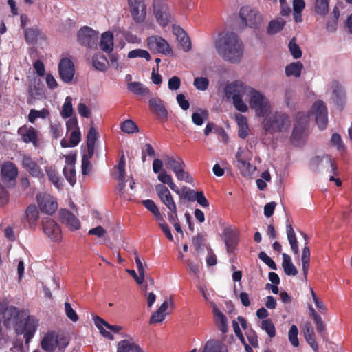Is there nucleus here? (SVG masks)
Instances as JSON below:
<instances>
[{"mask_svg":"<svg viewBox=\"0 0 352 352\" xmlns=\"http://www.w3.org/2000/svg\"><path fill=\"white\" fill-rule=\"evenodd\" d=\"M58 73L61 80L65 83H70L75 74L74 63L69 58H62L58 64Z\"/></svg>","mask_w":352,"mask_h":352,"instance_id":"12","label":"nucleus"},{"mask_svg":"<svg viewBox=\"0 0 352 352\" xmlns=\"http://www.w3.org/2000/svg\"><path fill=\"white\" fill-rule=\"evenodd\" d=\"M81 140V134L79 130L73 131L71 133L69 142L70 146H76Z\"/></svg>","mask_w":352,"mask_h":352,"instance_id":"59","label":"nucleus"},{"mask_svg":"<svg viewBox=\"0 0 352 352\" xmlns=\"http://www.w3.org/2000/svg\"><path fill=\"white\" fill-rule=\"evenodd\" d=\"M42 226L44 233L54 242H59L62 239V232L59 225L52 218L47 217L43 218Z\"/></svg>","mask_w":352,"mask_h":352,"instance_id":"10","label":"nucleus"},{"mask_svg":"<svg viewBox=\"0 0 352 352\" xmlns=\"http://www.w3.org/2000/svg\"><path fill=\"white\" fill-rule=\"evenodd\" d=\"M10 200L9 193L6 188L0 184V206H3L8 204Z\"/></svg>","mask_w":352,"mask_h":352,"instance_id":"58","label":"nucleus"},{"mask_svg":"<svg viewBox=\"0 0 352 352\" xmlns=\"http://www.w3.org/2000/svg\"><path fill=\"white\" fill-rule=\"evenodd\" d=\"M245 335L248 339V341L252 346L256 348L258 346V341L256 332L250 329L245 332Z\"/></svg>","mask_w":352,"mask_h":352,"instance_id":"57","label":"nucleus"},{"mask_svg":"<svg viewBox=\"0 0 352 352\" xmlns=\"http://www.w3.org/2000/svg\"><path fill=\"white\" fill-rule=\"evenodd\" d=\"M251 109L258 117H264L271 109L269 100L260 91L250 87L248 93Z\"/></svg>","mask_w":352,"mask_h":352,"instance_id":"5","label":"nucleus"},{"mask_svg":"<svg viewBox=\"0 0 352 352\" xmlns=\"http://www.w3.org/2000/svg\"><path fill=\"white\" fill-rule=\"evenodd\" d=\"M127 56L129 58H134L138 57L144 58L148 61L151 59V56L148 52L143 49L133 50L128 53Z\"/></svg>","mask_w":352,"mask_h":352,"instance_id":"43","label":"nucleus"},{"mask_svg":"<svg viewBox=\"0 0 352 352\" xmlns=\"http://www.w3.org/2000/svg\"><path fill=\"white\" fill-rule=\"evenodd\" d=\"M213 312L215 317V324L218 329L223 334H226L228 331L227 317L217 307H214Z\"/></svg>","mask_w":352,"mask_h":352,"instance_id":"26","label":"nucleus"},{"mask_svg":"<svg viewBox=\"0 0 352 352\" xmlns=\"http://www.w3.org/2000/svg\"><path fill=\"white\" fill-rule=\"evenodd\" d=\"M203 352H228V349L223 342L211 339L205 344Z\"/></svg>","mask_w":352,"mask_h":352,"instance_id":"27","label":"nucleus"},{"mask_svg":"<svg viewBox=\"0 0 352 352\" xmlns=\"http://www.w3.org/2000/svg\"><path fill=\"white\" fill-rule=\"evenodd\" d=\"M330 0H316L315 12L320 15L324 16L329 12V3Z\"/></svg>","mask_w":352,"mask_h":352,"instance_id":"39","label":"nucleus"},{"mask_svg":"<svg viewBox=\"0 0 352 352\" xmlns=\"http://www.w3.org/2000/svg\"><path fill=\"white\" fill-rule=\"evenodd\" d=\"M100 48L107 53H111L113 49V35L111 32H105L101 36Z\"/></svg>","mask_w":352,"mask_h":352,"instance_id":"29","label":"nucleus"},{"mask_svg":"<svg viewBox=\"0 0 352 352\" xmlns=\"http://www.w3.org/2000/svg\"><path fill=\"white\" fill-rule=\"evenodd\" d=\"M174 33L184 51L188 52L191 49V42L186 32L182 28H177L174 30Z\"/></svg>","mask_w":352,"mask_h":352,"instance_id":"28","label":"nucleus"},{"mask_svg":"<svg viewBox=\"0 0 352 352\" xmlns=\"http://www.w3.org/2000/svg\"><path fill=\"white\" fill-rule=\"evenodd\" d=\"M45 171L49 180L51 181L55 186L59 187L61 185V181L55 168L52 166H47Z\"/></svg>","mask_w":352,"mask_h":352,"instance_id":"41","label":"nucleus"},{"mask_svg":"<svg viewBox=\"0 0 352 352\" xmlns=\"http://www.w3.org/2000/svg\"><path fill=\"white\" fill-rule=\"evenodd\" d=\"M264 118L263 128L266 133H280L287 130L291 126L289 117L283 112L270 111Z\"/></svg>","mask_w":352,"mask_h":352,"instance_id":"3","label":"nucleus"},{"mask_svg":"<svg viewBox=\"0 0 352 352\" xmlns=\"http://www.w3.org/2000/svg\"><path fill=\"white\" fill-rule=\"evenodd\" d=\"M98 40V32L92 28L85 26L79 30L78 33V41L84 46L89 48H94L97 45Z\"/></svg>","mask_w":352,"mask_h":352,"instance_id":"11","label":"nucleus"},{"mask_svg":"<svg viewBox=\"0 0 352 352\" xmlns=\"http://www.w3.org/2000/svg\"><path fill=\"white\" fill-rule=\"evenodd\" d=\"M258 256L270 269L274 270H276L277 269L276 263L273 261L272 258H271L270 256H268L265 252H263V251L260 252Z\"/></svg>","mask_w":352,"mask_h":352,"instance_id":"52","label":"nucleus"},{"mask_svg":"<svg viewBox=\"0 0 352 352\" xmlns=\"http://www.w3.org/2000/svg\"><path fill=\"white\" fill-rule=\"evenodd\" d=\"M142 205L148 210L153 214L159 210L155 203L151 199H146L142 201Z\"/></svg>","mask_w":352,"mask_h":352,"instance_id":"62","label":"nucleus"},{"mask_svg":"<svg viewBox=\"0 0 352 352\" xmlns=\"http://www.w3.org/2000/svg\"><path fill=\"white\" fill-rule=\"evenodd\" d=\"M50 114L48 110L43 109L41 111L31 109L28 115V120L34 123L38 118H45Z\"/></svg>","mask_w":352,"mask_h":352,"instance_id":"46","label":"nucleus"},{"mask_svg":"<svg viewBox=\"0 0 352 352\" xmlns=\"http://www.w3.org/2000/svg\"><path fill=\"white\" fill-rule=\"evenodd\" d=\"M18 169L12 162H6L1 167V177L5 183L13 182L15 184Z\"/></svg>","mask_w":352,"mask_h":352,"instance_id":"22","label":"nucleus"},{"mask_svg":"<svg viewBox=\"0 0 352 352\" xmlns=\"http://www.w3.org/2000/svg\"><path fill=\"white\" fill-rule=\"evenodd\" d=\"M239 16L245 26L257 28L262 22L261 14L249 6L242 7L240 10Z\"/></svg>","mask_w":352,"mask_h":352,"instance_id":"9","label":"nucleus"},{"mask_svg":"<svg viewBox=\"0 0 352 352\" xmlns=\"http://www.w3.org/2000/svg\"><path fill=\"white\" fill-rule=\"evenodd\" d=\"M153 10L158 23L165 27L170 20V13L166 3L160 1H154Z\"/></svg>","mask_w":352,"mask_h":352,"instance_id":"15","label":"nucleus"},{"mask_svg":"<svg viewBox=\"0 0 352 352\" xmlns=\"http://www.w3.org/2000/svg\"><path fill=\"white\" fill-rule=\"evenodd\" d=\"M5 317L8 320H14V327L17 334H23L25 344H28L38 326V320L34 316L28 314L26 310H19L16 307L11 306L5 311Z\"/></svg>","mask_w":352,"mask_h":352,"instance_id":"1","label":"nucleus"},{"mask_svg":"<svg viewBox=\"0 0 352 352\" xmlns=\"http://www.w3.org/2000/svg\"><path fill=\"white\" fill-rule=\"evenodd\" d=\"M333 98L336 104L342 105V102L345 98V92L341 87L337 85V87L333 89Z\"/></svg>","mask_w":352,"mask_h":352,"instance_id":"48","label":"nucleus"},{"mask_svg":"<svg viewBox=\"0 0 352 352\" xmlns=\"http://www.w3.org/2000/svg\"><path fill=\"white\" fill-rule=\"evenodd\" d=\"M223 239L226 243L227 251L233 252L238 243V235L231 228H226L223 232Z\"/></svg>","mask_w":352,"mask_h":352,"instance_id":"23","label":"nucleus"},{"mask_svg":"<svg viewBox=\"0 0 352 352\" xmlns=\"http://www.w3.org/2000/svg\"><path fill=\"white\" fill-rule=\"evenodd\" d=\"M289 49L294 58L297 59L301 57L302 51L300 50V47L296 43L294 38L292 39L289 41Z\"/></svg>","mask_w":352,"mask_h":352,"instance_id":"51","label":"nucleus"},{"mask_svg":"<svg viewBox=\"0 0 352 352\" xmlns=\"http://www.w3.org/2000/svg\"><path fill=\"white\" fill-rule=\"evenodd\" d=\"M41 347L43 350L52 352L54 350V339L52 334L45 336L41 341Z\"/></svg>","mask_w":352,"mask_h":352,"instance_id":"44","label":"nucleus"},{"mask_svg":"<svg viewBox=\"0 0 352 352\" xmlns=\"http://www.w3.org/2000/svg\"><path fill=\"white\" fill-rule=\"evenodd\" d=\"M56 345L58 346V349L61 351H63L64 349L69 344V339L63 335H58L55 340Z\"/></svg>","mask_w":352,"mask_h":352,"instance_id":"56","label":"nucleus"},{"mask_svg":"<svg viewBox=\"0 0 352 352\" xmlns=\"http://www.w3.org/2000/svg\"><path fill=\"white\" fill-rule=\"evenodd\" d=\"M22 164L32 177L39 179L44 177V174L40 166L30 157L23 156Z\"/></svg>","mask_w":352,"mask_h":352,"instance_id":"24","label":"nucleus"},{"mask_svg":"<svg viewBox=\"0 0 352 352\" xmlns=\"http://www.w3.org/2000/svg\"><path fill=\"white\" fill-rule=\"evenodd\" d=\"M151 111L156 114L159 118L166 120L168 118V111L166 109L163 101L158 97L152 98L148 102Z\"/></svg>","mask_w":352,"mask_h":352,"instance_id":"21","label":"nucleus"},{"mask_svg":"<svg viewBox=\"0 0 352 352\" xmlns=\"http://www.w3.org/2000/svg\"><path fill=\"white\" fill-rule=\"evenodd\" d=\"M65 314L72 322H76L78 320V316L76 311L72 307L71 304L68 302H65Z\"/></svg>","mask_w":352,"mask_h":352,"instance_id":"54","label":"nucleus"},{"mask_svg":"<svg viewBox=\"0 0 352 352\" xmlns=\"http://www.w3.org/2000/svg\"><path fill=\"white\" fill-rule=\"evenodd\" d=\"M155 188L159 199L168 210L177 208L173 195L164 184H157Z\"/></svg>","mask_w":352,"mask_h":352,"instance_id":"18","label":"nucleus"},{"mask_svg":"<svg viewBox=\"0 0 352 352\" xmlns=\"http://www.w3.org/2000/svg\"><path fill=\"white\" fill-rule=\"evenodd\" d=\"M208 113L207 111H203L201 114L195 112L192 115V122L197 126H201L203 124L204 122V119L207 118Z\"/></svg>","mask_w":352,"mask_h":352,"instance_id":"55","label":"nucleus"},{"mask_svg":"<svg viewBox=\"0 0 352 352\" xmlns=\"http://www.w3.org/2000/svg\"><path fill=\"white\" fill-rule=\"evenodd\" d=\"M285 23V21L282 19L271 21L267 28V33L274 34L280 32L283 29Z\"/></svg>","mask_w":352,"mask_h":352,"instance_id":"38","label":"nucleus"},{"mask_svg":"<svg viewBox=\"0 0 352 352\" xmlns=\"http://www.w3.org/2000/svg\"><path fill=\"white\" fill-rule=\"evenodd\" d=\"M25 38L29 44L37 43L41 31L38 28H28L25 30Z\"/></svg>","mask_w":352,"mask_h":352,"instance_id":"36","label":"nucleus"},{"mask_svg":"<svg viewBox=\"0 0 352 352\" xmlns=\"http://www.w3.org/2000/svg\"><path fill=\"white\" fill-rule=\"evenodd\" d=\"M261 327L267 333L270 338H273L276 336V328L271 319L263 320Z\"/></svg>","mask_w":352,"mask_h":352,"instance_id":"40","label":"nucleus"},{"mask_svg":"<svg viewBox=\"0 0 352 352\" xmlns=\"http://www.w3.org/2000/svg\"><path fill=\"white\" fill-rule=\"evenodd\" d=\"M147 45L151 51H155L163 54H169L171 48L167 41L160 36H151L148 37Z\"/></svg>","mask_w":352,"mask_h":352,"instance_id":"16","label":"nucleus"},{"mask_svg":"<svg viewBox=\"0 0 352 352\" xmlns=\"http://www.w3.org/2000/svg\"><path fill=\"white\" fill-rule=\"evenodd\" d=\"M181 85L180 78L177 76H173L168 80V86L170 90H177Z\"/></svg>","mask_w":352,"mask_h":352,"instance_id":"61","label":"nucleus"},{"mask_svg":"<svg viewBox=\"0 0 352 352\" xmlns=\"http://www.w3.org/2000/svg\"><path fill=\"white\" fill-rule=\"evenodd\" d=\"M60 221L65 224L70 231H76L80 229V223L79 219L69 210L61 208L58 211Z\"/></svg>","mask_w":352,"mask_h":352,"instance_id":"17","label":"nucleus"},{"mask_svg":"<svg viewBox=\"0 0 352 352\" xmlns=\"http://www.w3.org/2000/svg\"><path fill=\"white\" fill-rule=\"evenodd\" d=\"M157 179L161 183L168 185L173 192L179 195V199H184L188 201H195L197 192L186 186L179 190L174 183L171 175H168L166 170H163L157 176Z\"/></svg>","mask_w":352,"mask_h":352,"instance_id":"7","label":"nucleus"},{"mask_svg":"<svg viewBox=\"0 0 352 352\" xmlns=\"http://www.w3.org/2000/svg\"><path fill=\"white\" fill-rule=\"evenodd\" d=\"M236 160L237 167L241 175L244 177H250L255 170V167L250 163L251 160L250 151L239 147L236 155Z\"/></svg>","mask_w":352,"mask_h":352,"instance_id":"8","label":"nucleus"},{"mask_svg":"<svg viewBox=\"0 0 352 352\" xmlns=\"http://www.w3.org/2000/svg\"><path fill=\"white\" fill-rule=\"evenodd\" d=\"M208 85L209 80L206 77H197L194 80V86L198 90L205 91L208 89Z\"/></svg>","mask_w":352,"mask_h":352,"instance_id":"50","label":"nucleus"},{"mask_svg":"<svg viewBox=\"0 0 352 352\" xmlns=\"http://www.w3.org/2000/svg\"><path fill=\"white\" fill-rule=\"evenodd\" d=\"M164 161L166 168L171 169L174 173L181 166H185L184 161L180 157H178L177 160H175L172 157L166 156Z\"/></svg>","mask_w":352,"mask_h":352,"instance_id":"37","label":"nucleus"},{"mask_svg":"<svg viewBox=\"0 0 352 352\" xmlns=\"http://www.w3.org/2000/svg\"><path fill=\"white\" fill-rule=\"evenodd\" d=\"M298 330L295 324H292L289 330L288 337L289 342L294 346H299V341L298 338Z\"/></svg>","mask_w":352,"mask_h":352,"instance_id":"49","label":"nucleus"},{"mask_svg":"<svg viewBox=\"0 0 352 352\" xmlns=\"http://www.w3.org/2000/svg\"><path fill=\"white\" fill-rule=\"evenodd\" d=\"M18 134L25 143H32L34 146H38V133L32 126L23 125L18 129Z\"/></svg>","mask_w":352,"mask_h":352,"instance_id":"20","label":"nucleus"},{"mask_svg":"<svg viewBox=\"0 0 352 352\" xmlns=\"http://www.w3.org/2000/svg\"><path fill=\"white\" fill-rule=\"evenodd\" d=\"M195 201H197V203L204 208H208L210 205L209 201L206 198L203 191L197 192Z\"/></svg>","mask_w":352,"mask_h":352,"instance_id":"60","label":"nucleus"},{"mask_svg":"<svg viewBox=\"0 0 352 352\" xmlns=\"http://www.w3.org/2000/svg\"><path fill=\"white\" fill-rule=\"evenodd\" d=\"M250 88L240 81L232 82L225 88L226 97L232 98L235 108L243 113L248 110V106L243 101V97L245 94L248 95Z\"/></svg>","mask_w":352,"mask_h":352,"instance_id":"4","label":"nucleus"},{"mask_svg":"<svg viewBox=\"0 0 352 352\" xmlns=\"http://www.w3.org/2000/svg\"><path fill=\"white\" fill-rule=\"evenodd\" d=\"M304 336L309 345L315 351H318V344L316 340L314 329L309 322H306L303 327Z\"/></svg>","mask_w":352,"mask_h":352,"instance_id":"25","label":"nucleus"},{"mask_svg":"<svg viewBox=\"0 0 352 352\" xmlns=\"http://www.w3.org/2000/svg\"><path fill=\"white\" fill-rule=\"evenodd\" d=\"M130 12L133 19L137 23L144 21L146 16V8L143 0H128Z\"/></svg>","mask_w":352,"mask_h":352,"instance_id":"13","label":"nucleus"},{"mask_svg":"<svg viewBox=\"0 0 352 352\" xmlns=\"http://www.w3.org/2000/svg\"><path fill=\"white\" fill-rule=\"evenodd\" d=\"M121 130L125 133L130 134L138 132V126L131 120H127L121 124Z\"/></svg>","mask_w":352,"mask_h":352,"instance_id":"42","label":"nucleus"},{"mask_svg":"<svg viewBox=\"0 0 352 352\" xmlns=\"http://www.w3.org/2000/svg\"><path fill=\"white\" fill-rule=\"evenodd\" d=\"M25 216L31 228L35 226L39 217V212L36 206L34 204L28 206L25 210Z\"/></svg>","mask_w":352,"mask_h":352,"instance_id":"31","label":"nucleus"},{"mask_svg":"<svg viewBox=\"0 0 352 352\" xmlns=\"http://www.w3.org/2000/svg\"><path fill=\"white\" fill-rule=\"evenodd\" d=\"M175 174L177 177V179L179 181H185L186 182H191L192 181V177L184 170V166H181L179 169H177Z\"/></svg>","mask_w":352,"mask_h":352,"instance_id":"53","label":"nucleus"},{"mask_svg":"<svg viewBox=\"0 0 352 352\" xmlns=\"http://www.w3.org/2000/svg\"><path fill=\"white\" fill-rule=\"evenodd\" d=\"M142 352V349L135 342L128 340H120L117 346V352Z\"/></svg>","mask_w":352,"mask_h":352,"instance_id":"30","label":"nucleus"},{"mask_svg":"<svg viewBox=\"0 0 352 352\" xmlns=\"http://www.w3.org/2000/svg\"><path fill=\"white\" fill-rule=\"evenodd\" d=\"M215 47L218 54L232 63H239L243 54V42L234 32H227L219 37L215 43Z\"/></svg>","mask_w":352,"mask_h":352,"instance_id":"2","label":"nucleus"},{"mask_svg":"<svg viewBox=\"0 0 352 352\" xmlns=\"http://www.w3.org/2000/svg\"><path fill=\"white\" fill-rule=\"evenodd\" d=\"M282 266L284 270V272L288 276H296L298 274V270L296 267L293 264L291 257L285 254H283V263Z\"/></svg>","mask_w":352,"mask_h":352,"instance_id":"33","label":"nucleus"},{"mask_svg":"<svg viewBox=\"0 0 352 352\" xmlns=\"http://www.w3.org/2000/svg\"><path fill=\"white\" fill-rule=\"evenodd\" d=\"M72 99L70 96H67L65 98V103L63 107V110L61 111V116L63 118H69L72 116L73 113V108H72Z\"/></svg>","mask_w":352,"mask_h":352,"instance_id":"47","label":"nucleus"},{"mask_svg":"<svg viewBox=\"0 0 352 352\" xmlns=\"http://www.w3.org/2000/svg\"><path fill=\"white\" fill-rule=\"evenodd\" d=\"M315 114V120L320 129H324L328 124L327 109L324 102L318 100L315 102L311 107Z\"/></svg>","mask_w":352,"mask_h":352,"instance_id":"14","label":"nucleus"},{"mask_svg":"<svg viewBox=\"0 0 352 352\" xmlns=\"http://www.w3.org/2000/svg\"><path fill=\"white\" fill-rule=\"evenodd\" d=\"M166 314H163L157 309L156 311H155L151 317L150 318L149 322L151 324L153 323H157L162 322L165 318Z\"/></svg>","mask_w":352,"mask_h":352,"instance_id":"64","label":"nucleus"},{"mask_svg":"<svg viewBox=\"0 0 352 352\" xmlns=\"http://www.w3.org/2000/svg\"><path fill=\"white\" fill-rule=\"evenodd\" d=\"M92 64L96 69L100 71H104L107 68L109 62L105 56L103 54L99 52L95 54L93 56Z\"/></svg>","mask_w":352,"mask_h":352,"instance_id":"34","label":"nucleus"},{"mask_svg":"<svg viewBox=\"0 0 352 352\" xmlns=\"http://www.w3.org/2000/svg\"><path fill=\"white\" fill-rule=\"evenodd\" d=\"M309 122V116L305 113L300 112L296 115L293 131L290 137V140L294 146H298L303 143Z\"/></svg>","mask_w":352,"mask_h":352,"instance_id":"6","label":"nucleus"},{"mask_svg":"<svg viewBox=\"0 0 352 352\" xmlns=\"http://www.w3.org/2000/svg\"><path fill=\"white\" fill-rule=\"evenodd\" d=\"M176 98L179 107L183 110H187L189 109V102L186 99V97L183 94H179Z\"/></svg>","mask_w":352,"mask_h":352,"instance_id":"63","label":"nucleus"},{"mask_svg":"<svg viewBox=\"0 0 352 352\" xmlns=\"http://www.w3.org/2000/svg\"><path fill=\"white\" fill-rule=\"evenodd\" d=\"M127 89L135 95L147 96L150 94L149 89L140 82H131L128 83Z\"/></svg>","mask_w":352,"mask_h":352,"instance_id":"32","label":"nucleus"},{"mask_svg":"<svg viewBox=\"0 0 352 352\" xmlns=\"http://www.w3.org/2000/svg\"><path fill=\"white\" fill-rule=\"evenodd\" d=\"M63 174L68 182L72 186H74L76 182L75 166H65L63 168Z\"/></svg>","mask_w":352,"mask_h":352,"instance_id":"45","label":"nucleus"},{"mask_svg":"<svg viewBox=\"0 0 352 352\" xmlns=\"http://www.w3.org/2000/svg\"><path fill=\"white\" fill-rule=\"evenodd\" d=\"M303 68L302 63L298 61L292 63L285 67V74L287 76H294L295 77H299L301 74L302 69Z\"/></svg>","mask_w":352,"mask_h":352,"instance_id":"35","label":"nucleus"},{"mask_svg":"<svg viewBox=\"0 0 352 352\" xmlns=\"http://www.w3.org/2000/svg\"><path fill=\"white\" fill-rule=\"evenodd\" d=\"M37 201L42 212L52 214L58 208V204L50 195H37Z\"/></svg>","mask_w":352,"mask_h":352,"instance_id":"19","label":"nucleus"}]
</instances>
